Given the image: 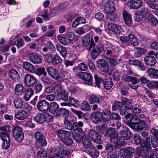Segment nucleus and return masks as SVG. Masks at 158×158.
<instances>
[{"label":"nucleus","mask_w":158,"mask_h":158,"mask_svg":"<svg viewBox=\"0 0 158 158\" xmlns=\"http://www.w3.org/2000/svg\"><path fill=\"white\" fill-rule=\"evenodd\" d=\"M47 154L45 151L41 149L38 152L37 155V158H46Z\"/></svg>","instance_id":"53"},{"label":"nucleus","mask_w":158,"mask_h":158,"mask_svg":"<svg viewBox=\"0 0 158 158\" xmlns=\"http://www.w3.org/2000/svg\"><path fill=\"white\" fill-rule=\"evenodd\" d=\"M148 134V132L145 131L141 133L142 136L144 137H147L142 143H140V146L143 148V150L146 151L149 150L151 148L150 139L149 137H147Z\"/></svg>","instance_id":"5"},{"label":"nucleus","mask_w":158,"mask_h":158,"mask_svg":"<svg viewBox=\"0 0 158 158\" xmlns=\"http://www.w3.org/2000/svg\"><path fill=\"white\" fill-rule=\"evenodd\" d=\"M108 28L110 31L114 33L120 34L121 32H124V30L120 25L113 23L108 24Z\"/></svg>","instance_id":"14"},{"label":"nucleus","mask_w":158,"mask_h":158,"mask_svg":"<svg viewBox=\"0 0 158 158\" xmlns=\"http://www.w3.org/2000/svg\"><path fill=\"white\" fill-rule=\"evenodd\" d=\"M105 150L108 154L113 153L114 149L112 145L110 143L106 144Z\"/></svg>","instance_id":"59"},{"label":"nucleus","mask_w":158,"mask_h":158,"mask_svg":"<svg viewBox=\"0 0 158 158\" xmlns=\"http://www.w3.org/2000/svg\"><path fill=\"white\" fill-rule=\"evenodd\" d=\"M89 152L90 155L94 158L97 157L99 154V152L94 147L91 148Z\"/></svg>","instance_id":"49"},{"label":"nucleus","mask_w":158,"mask_h":158,"mask_svg":"<svg viewBox=\"0 0 158 158\" xmlns=\"http://www.w3.org/2000/svg\"><path fill=\"white\" fill-rule=\"evenodd\" d=\"M67 6L65 4H62L54 7L52 10L51 14L53 16L57 15L59 12L65 9Z\"/></svg>","instance_id":"22"},{"label":"nucleus","mask_w":158,"mask_h":158,"mask_svg":"<svg viewBox=\"0 0 158 158\" xmlns=\"http://www.w3.org/2000/svg\"><path fill=\"white\" fill-rule=\"evenodd\" d=\"M143 4L141 0H131L127 2V5L131 8L137 9L140 7Z\"/></svg>","instance_id":"15"},{"label":"nucleus","mask_w":158,"mask_h":158,"mask_svg":"<svg viewBox=\"0 0 158 158\" xmlns=\"http://www.w3.org/2000/svg\"><path fill=\"white\" fill-rule=\"evenodd\" d=\"M56 115L57 117H63L64 118L67 117L69 116L68 111L64 108H60L56 112Z\"/></svg>","instance_id":"29"},{"label":"nucleus","mask_w":158,"mask_h":158,"mask_svg":"<svg viewBox=\"0 0 158 158\" xmlns=\"http://www.w3.org/2000/svg\"><path fill=\"white\" fill-rule=\"evenodd\" d=\"M64 102L61 103L62 106H66L76 107L78 106V101L77 99H64Z\"/></svg>","instance_id":"25"},{"label":"nucleus","mask_w":158,"mask_h":158,"mask_svg":"<svg viewBox=\"0 0 158 158\" xmlns=\"http://www.w3.org/2000/svg\"><path fill=\"white\" fill-rule=\"evenodd\" d=\"M62 60L61 58L57 55H55L54 56L51 58V60L49 62L54 65L57 64L61 63Z\"/></svg>","instance_id":"36"},{"label":"nucleus","mask_w":158,"mask_h":158,"mask_svg":"<svg viewBox=\"0 0 158 158\" xmlns=\"http://www.w3.org/2000/svg\"><path fill=\"white\" fill-rule=\"evenodd\" d=\"M94 78L96 85L97 87L99 88L100 83L101 81H102V79L101 77H98L97 75H94Z\"/></svg>","instance_id":"64"},{"label":"nucleus","mask_w":158,"mask_h":158,"mask_svg":"<svg viewBox=\"0 0 158 158\" xmlns=\"http://www.w3.org/2000/svg\"><path fill=\"white\" fill-rule=\"evenodd\" d=\"M45 44L51 51H54L56 50V48L54 45L50 41H46V42Z\"/></svg>","instance_id":"60"},{"label":"nucleus","mask_w":158,"mask_h":158,"mask_svg":"<svg viewBox=\"0 0 158 158\" xmlns=\"http://www.w3.org/2000/svg\"><path fill=\"white\" fill-rule=\"evenodd\" d=\"M44 122H51L52 120L53 117L52 115L49 114L45 113L44 114Z\"/></svg>","instance_id":"61"},{"label":"nucleus","mask_w":158,"mask_h":158,"mask_svg":"<svg viewBox=\"0 0 158 158\" xmlns=\"http://www.w3.org/2000/svg\"><path fill=\"white\" fill-rule=\"evenodd\" d=\"M23 86L20 84H17L15 86V92L17 95H20L23 94Z\"/></svg>","instance_id":"47"},{"label":"nucleus","mask_w":158,"mask_h":158,"mask_svg":"<svg viewBox=\"0 0 158 158\" xmlns=\"http://www.w3.org/2000/svg\"><path fill=\"white\" fill-rule=\"evenodd\" d=\"M88 135L91 139L96 143H101V135L95 131L94 130H90L89 131Z\"/></svg>","instance_id":"11"},{"label":"nucleus","mask_w":158,"mask_h":158,"mask_svg":"<svg viewBox=\"0 0 158 158\" xmlns=\"http://www.w3.org/2000/svg\"><path fill=\"white\" fill-rule=\"evenodd\" d=\"M115 10L114 3L111 2H106V4L105 8V11L107 15L113 14Z\"/></svg>","instance_id":"17"},{"label":"nucleus","mask_w":158,"mask_h":158,"mask_svg":"<svg viewBox=\"0 0 158 158\" xmlns=\"http://www.w3.org/2000/svg\"><path fill=\"white\" fill-rule=\"evenodd\" d=\"M101 113L100 112H95L91 114V118L94 123H97L101 120Z\"/></svg>","instance_id":"27"},{"label":"nucleus","mask_w":158,"mask_h":158,"mask_svg":"<svg viewBox=\"0 0 158 158\" xmlns=\"http://www.w3.org/2000/svg\"><path fill=\"white\" fill-rule=\"evenodd\" d=\"M14 104L16 108L19 109L23 107V103L22 99H15Z\"/></svg>","instance_id":"51"},{"label":"nucleus","mask_w":158,"mask_h":158,"mask_svg":"<svg viewBox=\"0 0 158 158\" xmlns=\"http://www.w3.org/2000/svg\"><path fill=\"white\" fill-rule=\"evenodd\" d=\"M10 77L15 81H18L20 79V77L18 72L15 70H11L10 72Z\"/></svg>","instance_id":"33"},{"label":"nucleus","mask_w":158,"mask_h":158,"mask_svg":"<svg viewBox=\"0 0 158 158\" xmlns=\"http://www.w3.org/2000/svg\"><path fill=\"white\" fill-rule=\"evenodd\" d=\"M140 121V120L139 117L134 115L131 117L130 121H127V124L132 129L134 127V126L138 124Z\"/></svg>","instance_id":"23"},{"label":"nucleus","mask_w":158,"mask_h":158,"mask_svg":"<svg viewBox=\"0 0 158 158\" xmlns=\"http://www.w3.org/2000/svg\"><path fill=\"white\" fill-rule=\"evenodd\" d=\"M33 94L34 92L32 89H27L25 92L24 99H30Z\"/></svg>","instance_id":"54"},{"label":"nucleus","mask_w":158,"mask_h":158,"mask_svg":"<svg viewBox=\"0 0 158 158\" xmlns=\"http://www.w3.org/2000/svg\"><path fill=\"white\" fill-rule=\"evenodd\" d=\"M79 122L81 123H80L81 124L80 126H78V125H77V127L75 126V127H75L76 129L74 131H77L78 132L79 134L82 136V138L84 137H86L87 136L85 135V134L81 128L83 126V123L81 121H80Z\"/></svg>","instance_id":"44"},{"label":"nucleus","mask_w":158,"mask_h":158,"mask_svg":"<svg viewBox=\"0 0 158 158\" xmlns=\"http://www.w3.org/2000/svg\"><path fill=\"white\" fill-rule=\"evenodd\" d=\"M80 78L83 80L85 84L92 85L93 84L92 76L89 73L86 72H83L80 74Z\"/></svg>","instance_id":"12"},{"label":"nucleus","mask_w":158,"mask_h":158,"mask_svg":"<svg viewBox=\"0 0 158 158\" xmlns=\"http://www.w3.org/2000/svg\"><path fill=\"white\" fill-rule=\"evenodd\" d=\"M71 110L73 113L77 115L78 118L81 119L83 117L85 120L88 119V116L86 114L83 113L81 111L77 110L74 109H71Z\"/></svg>","instance_id":"30"},{"label":"nucleus","mask_w":158,"mask_h":158,"mask_svg":"<svg viewBox=\"0 0 158 158\" xmlns=\"http://www.w3.org/2000/svg\"><path fill=\"white\" fill-rule=\"evenodd\" d=\"M13 135L14 138L19 142H21L24 139V134L21 127L17 125L13 129Z\"/></svg>","instance_id":"3"},{"label":"nucleus","mask_w":158,"mask_h":158,"mask_svg":"<svg viewBox=\"0 0 158 158\" xmlns=\"http://www.w3.org/2000/svg\"><path fill=\"white\" fill-rule=\"evenodd\" d=\"M144 60L145 64L150 66H154L156 63L155 58L151 55L147 56L145 57Z\"/></svg>","instance_id":"20"},{"label":"nucleus","mask_w":158,"mask_h":158,"mask_svg":"<svg viewBox=\"0 0 158 158\" xmlns=\"http://www.w3.org/2000/svg\"><path fill=\"white\" fill-rule=\"evenodd\" d=\"M11 128L10 126L6 125L0 127V137L2 138L9 137Z\"/></svg>","instance_id":"13"},{"label":"nucleus","mask_w":158,"mask_h":158,"mask_svg":"<svg viewBox=\"0 0 158 158\" xmlns=\"http://www.w3.org/2000/svg\"><path fill=\"white\" fill-rule=\"evenodd\" d=\"M146 128V125L144 121L140 120L138 124H136L134 127L132 129L133 130H136L139 131H141Z\"/></svg>","instance_id":"34"},{"label":"nucleus","mask_w":158,"mask_h":158,"mask_svg":"<svg viewBox=\"0 0 158 158\" xmlns=\"http://www.w3.org/2000/svg\"><path fill=\"white\" fill-rule=\"evenodd\" d=\"M68 92L63 90L58 94L57 98L58 99H68Z\"/></svg>","instance_id":"52"},{"label":"nucleus","mask_w":158,"mask_h":158,"mask_svg":"<svg viewBox=\"0 0 158 158\" xmlns=\"http://www.w3.org/2000/svg\"><path fill=\"white\" fill-rule=\"evenodd\" d=\"M41 16L45 20H49L50 19V17L48 15V11L47 10L44 9L43 10Z\"/></svg>","instance_id":"58"},{"label":"nucleus","mask_w":158,"mask_h":158,"mask_svg":"<svg viewBox=\"0 0 158 158\" xmlns=\"http://www.w3.org/2000/svg\"><path fill=\"white\" fill-rule=\"evenodd\" d=\"M56 47L62 56L65 58L67 55V52L65 48L60 44H56Z\"/></svg>","instance_id":"31"},{"label":"nucleus","mask_w":158,"mask_h":158,"mask_svg":"<svg viewBox=\"0 0 158 158\" xmlns=\"http://www.w3.org/2000/svg\"><path fill=\"white\" fill-rule=\"evenodd\" d=\"M123 16L125 24L129 26H131L132 23V19L131 14L125 10L123 11Z\"/></svg>","instance_id":"19"},{"label":"nucleus","mask_w":158,"mask_h":158,"mask_svg":"<svg viewBox=\"0 0 158 158\" xmlns=\"http://www.w3.org/2000/svg\"><path fill=\"white\" fill-rule=\"evenodd\" d=\"M3 140L2 144V148L4 149H7L10 147V137L2 138Z\"/></svg>","instance_id":"41"},{"label":"nucleus","mask_w":158,"mask_h":158,"mask_svg":"<svg viewBox=\"0 0 158 158\" xmlns=\"http://www.w3.org/2000/svg\"><path fill=\"white\" fill-rule=\"evenodd\" d=\"M27 114L24 111L21 110L18 112L15 115V117L18 119L22 120L26 118Z\"/></svg>","instance_id":"38"},{"label":"nucleus","mask_w":158,"mask_h":158,"mask_svg":"<svg viewBox=\"0 0 158 158\" xmlns=\"http://www.w3.org/2000/svg\"><path fill=\"white\" fill-rule=\"evenodd\" d=\"M82 143L83 146L86 148H89L91 145V142L89 138L88 137L82 138Z\"/></svg>","instance_id":"39"},{"label":"nucleus","mask_w":158,"mask_h":158,"mask_svg":"<svg viewBox=\"0 0 158 158\" xmlns=\"http://www.w3.org/2000/svg\"><path fill=\"white\" fill-rule=\"evenodd\" d=\"M23 110L27 113H30L31 110V107L27 103H25L23 106Z\"/></svg>","instance_id":"63"},{"label":"nucleus","mask_w":158,"mask_h":158,"mask_svg":"<svg viewBox=\"0 0 158 158\" xmlns=\"http://www.w3.org/2000/svg\"><path fill=\"white\" fill-rule=\"evenodd\" d=\"M118 135L117 134L115 135L111 136L110 137V141L112 143H113L115 144V146H117V143H118Z\"/></svg>","instance_id":"62"},{"label":"nucleus","mask_w":158,"mask_h":158,"mask_svg":"<svg viewBox=\"0 0 158 158\" xmlns=\"http://www.w3.org/2000/svg\"><path fill=\"white\" fill-rule=\"evenodd\" d=\"M91 38V44L89 46V47L87 48L88 51H89L91 50L93 47L95 46L96 45L95 43L100 42V44H103L102 43L103 39H104L105 36L104 35H102L101 36L95 35L93 38Z\"/></svg>","instance_id":"10"},{"label":"nucleus","mask_w":158,"mask_h":158,"mask_svg":"<svg viewBox=\"0 0 158 158\" xmlns=\"http://www.w3.org/2000/svg\"><path fill=\"white\" fill-rule=\"evenodd\" d=\"M135 152L134 149L131 147H127L120 149V154L123 158H130Z\"/></svg>","instance_id":"6"},{"label":"nucleus","mask_w":158,"mask_h":158,"mask_svg":"<svg viewBox=\"0 0 158 158\" xmlns=\"http://www.w3.org/2000/svg\"><path fill=\"white\" fill-rule=\"evenodd\" d=\"M127 140H125V138L121 136H119V138H118V143H117V146H115V148L118 149L120 148L122 145L126 143Z\"/></svg>","instance_id":"46"},{"label":"nucleus","mask_w":158,"mask_h":158,"mask_svg":"<svg viewBox=\"0 0 158 158\" xmlns=\"http://www.w3.org/2000/svg\"><path fill=\"white\" fill-rule=\"evenodd\" d=\"M131 99H122V101L125 106L128 109H131L132 107Z\"/></svg>","instance_id":"55"},{"label":"nucleus","mask_w":158,"mask_h":158,"mask_svg":"<svg viewBox=\"0 0 158 158\" xmlns=\"http://www.w3.org/2000/svg\"><path fill=\"white\" fill-rule=\"evenodd\" d=\"M47 72L49 75L53 79H57L64 77L65 74L64 71L59 73L57 69L52 67H50L47 69Z\"/></svg>","instance_id":"4"},{"label":"nucleus","mask_w":158,"mask_h":158,"mask_svg":"<svg viewBox=\"0 0 158 158\" xmlns=\"http://www.w3.org/2000/svg\"><path fill=\"white\" fill-rule=\"evenodd\" d=\"M148 86L151 89L156 88L158 89V81H153L148 82Z\"/></svg>","instance_id":"56"},{"label":"nucleus","mask_w":158,"mask_h":158,"mask_svg":"<svg viewBox=\"0 0 158 158\" xmlns=\"http://www.w3.org/2000/svg\"><path fill=\"white\" fill-rule=\"evenodd\" d=\"M29 58L30 61L34 64L40 63L42 60L41 56L34 53H32L30 54Z\"/></svg>","instance_id":"18"},{"label":"nucleus","mask_w":158,"mask_h":158,"mask_svg":"<svg viewBox=\"0 0 158 158\" xmlns=\"http://www.w3.org/2000/svg\"><path fill=\"white\" fill-rule=\"evenodd\" d=\"M36 139L35 145L38 149L47 145V142L45 138L40 132L37 131L34 134Z\"/></svg>","instance_id":"2"},{"label":"nucleus","mask_w":158,"mask_h":158,"mask_svg":"<svg viewBox=\"0 0 158 158\" xmlns=\"http://www.w3.org/2000/svg\"><path fill=\"white\" fill-rule=\"evenodd\" d=\"M24 82L27 87H32L37 81V79L33 76L26 74L24 77Z\"/></svg>","instance_id":"7"},{"label":"nucleus","mask_w":158,"mask_h":158,"mask_svg":"<svg viewBox=\"0 0 158 158\" xmlns=\"http://www.w3.org/2000/svg\"><path fill=\"white\" fill-rule=\"evenodd\" d=\"M120 134L122 137L125 138V140H129L131 136V133L129 129L125 126L123 129L120 131Z\"/></svg>","instance_id":"26"},{"label":"nucleus","mask_w":158,"mask_h":158,"mask_svg":"<svg viewBox=\"0 0 158 158\" xmlns=\"http://www.w3.org/2000/svg\"><path fill=\"white\" fill-rule=\"evenodd\" d=\"M97 66L101 71L107 72L109 70V65L107 62L104 59H100L97 61Z\"/></svg>","instance_id":"9"},{"label":"nucleus","mask_w":158,"mask_h":158,"mask_svg":"<svg viewBox=\"0 0 158 158\" xmlns=\"http://www.w3.org/2000/svg\"><path fill=\"white\" fill-rule=\"evenodd\" d=\"M83 46L85 47H87L90 45L91 44V38L90 35L87 34L82 38Z\"/></svg>","instance_id":"28"},{"label":"nucleus","mask_w":158,"mask_h":158,"mask_svg":"<svg viewBox=\"0 0 158 158\" xmlns=\"http://www.w3.org/2000/svg\"><path fill=\"white\" fill-rule=\"evenodd\" d=\"M149 76L153 78H158V70L152 68H150L148 70Z\"/></svg>","instance_id":"37"},{"label":"nucleus","mask_w":158,"mask_h":158,"mask_svg":"<svg viewBox=\"0 0 158 158\" xmlns=\"http://www.w3.org/2000/svg\"><path fill=\"white\" fill-rule=\"evenodd\" d=\"M36 73L39 76H40L42 75H47V73L45 70V69L43 67L38 68L36 69Z\"/></svg>","instance_id":"57"},{"label":"nucleus","mask_w":158,"mask_h":158,"mask_svg":"<svg viewBox=\"0 0 158 158\" xmlns=\"http://www.w3.org/2000/svg\"><path fill=\"white\" fill-rule=\"evenodd\" d=\"M37 106L38 109L41 111L46 112L49 107V104L46 101L43 100L39 102Z\"/></svg>","instance_id":"21"},{"label":"nucleus","mask_w":158,"mask_h":158,"mask_svg":"<svg viewBox=\"0 0 158 158\" xmlns=\"http://www.w3.org/2000/svg\"><path fill=\"white\" fill-rule=\"evenodd\" d=\"M103 82L104 86L107 90L110 89L113 86V83L111 79L110 78L105 79Z\"/></svg>","instance_id":"35"},{"label":"nucleus","mask_w":158,"mask_h":158,"mask_svg":"<svg viewBox=\"0 0 158 158\" xmlns=\"http://www.w3.org/2000/svg\"><path fill=\"white\" fill-rule=\"evenodd\" d=\"M101 113L102 118L103 121L108 122L110 119V111L108 109H104Z\"/></svg>","instance_id":"24"},{"label":"nucleus","mask_w":158,"mask_h":158,"mask_svg":"<svg viewBox=\"0 0 158 158\" xmlns=\"http://www.w3.org/2000/svg\"><path fill=\"white\" fill-rule=\"evenodd\" d=\"M80 122L79 121L78 122H74L73 123H71L68 120H65L64 121V125L65 128L68 130H73L74 131L76 127H75V126H77V125H78V126H80L81 124Z\"/></svg>","instance_id":"16"},{"label":"nucleus","mask_w":158,"mask_h":158,"mask_svg":"<svg viewBox=\"0 0 158 158\" xmlns=\"http://www.w3.org/2000/svg\"><path fill=\"white\" fill-rule=\"evenodd\" d=\"M80 109L82 110L89 111L90 110V107L87 102L83 101L80 107Z\"/></svg>","instance_id":"50"},{"label":"nucleus","mask_w":158,"mask_h":158,"mask_svg":"<svg viewBox=\"0 0 158 158\" xmlns=\"http://www.w3.org/2000/svg\"><path fill=\"white\" fill-rule=\"evenodd\" d=\"M91 52V57L93 59H95L103 50V47L102 44H98L92 47Z\"/></svg>","instance_id":"8"},{"label":"nucleus","mask_w":158,"mask_h":158,"mask_svg":"<svg viewBox=\"0 0 158 158\" xmlns=\"http://www.w3.org/2000/svg\"><path fill=\"white\" fill-rule=\"evenodd\" d=\"M56 133L60 140L65 145L70 146L72 145L73 140L70 137V131L63 130H59L56 131Z\"/></svg>","instance_id":"1"},{"label":"nucleus","mask_w":158,"mask_h":158,"mask_svg":"<svg viewBox=\"0 0 158 158\" xmlns=\"http://www.w3.org/2000/svg\"><path fill=\"white\" fill-rule=\"evenodd\" d=\"M76 35L73 32H70L66 34L65 37L68 45L73 43L72 42L75 38Z\"/></svg>","instance_id":"32"},{"label":"nucleus","mask_w":158,"mask_h":158,"mask_svg":"<svg viewBox=\"0 0 158 158\" xmlns=\"http://www.w3.org/2000/svg\"><path fill=\"white\" fill-rule=\"evenodd\" d=\"M44 114L38 113L34 117L35 121L38 123L42 124L44 122Z\"/></svg>","instance_id":"45"},{"label":"nucleus","mask_w":158,"mask_h":158,"mask_svg":"<svg viewBox=\"0 0 158 158\" xmlns=\"http://www.w3.org/2000/svg\"><path fill=\"white\" fill-rule=\"evenodd\" d=\"M106 19L108 21L114 22L118 20V18L113 13L107 15Z\"/></svg>","instance_id":"48"},{"label":"nucleus","mask_w":158,"mask_h":158,"mask_svg":"<svg viewBox=\"0 0 158 158\" xmlns=\"http://www.w3.org/2000/svg\"><path fill=\"white\" fill-rule=\"evenodd\" d=\"M139 43L136 38L132 34H129L128 44L134 46H137Z\"/></svg>","instance_id":"43"},{"label":"nucleus","mask_w":158,"mask_h":158,"mask_svg":"<svg viewBox=\"0 0 158 158\" xmlns=\"http://www.w3.org/2000/svg\"><path fill=\"white\" fill-rule=\"evenodd\" d=\"M23 66L26 70L32 73L34 71V67L32 64L29 62H23Z\"/></svg>","instance_id":"40"},{"label":"nucleus","mask_w":158,"mask_h":158,"mask_svg":"<svg viewBox=\"0 0 158 158\" xmlns=\"http://www.w3.org/2000/svg\"><path fill=\"white\" fill-rule=\"evenodd\" d=\"M59 107V105L56 102L50 103L49 108V111L52 114H54L56 112Z\"/></svg>","instance_id":"42"}]
</instances>
